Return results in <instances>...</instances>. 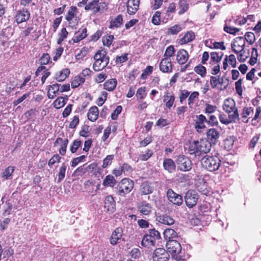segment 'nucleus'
<instances>
[{
	"label": "nucleus",
	"instance_id": "nucleus-1",
	"mask_svg": "<svg viewBox=\"0 0 261 261\" xmlns=\"http://www.w3.org/2000/svg\"><path fill=\"white\" fill-rule=\"evenodd\" d=\"M211 147V143L208 140L194 141L189 144L188 152L190 154H194L195 156H199L203 153L209 152Z\"/></svg>",
	"mask_w": 261,
	"mask_h": 261
},
{
	"label": "nucleus",
	"instance_id": "nucleus-2",
	"mask_svg": "<svg viewBox=\"0 0 261 261\" xmlns=\"http://www.w3.org/2000/svg\"><path fill=\"white\" fill-rule=\"evenodd\" d=\"M222 109L228 114L230 119H232L233 121L239 120L238 109L233 99L228 98L225 99L222 105Z\"/></svg>",
	"mask_w": 261,
	"mask_h": 261
},
{
	"label": "nucleus",
	"instance_id": "nucleus-3",
	"mask_svg": "<svg viewBox=\"0 0 261 261\" xmlns=\"http://www.w3.org/2000/svg\"><path fill=\"white\" fill-rule=\"evenodd\" d=\"M201 164L205 169L210 172H213L219 168L221 161L217 156L205 155L201 159Z\"/></svg>",
	"mask_w": 261,
	"mask_h": 261
},
{
	"label": "nucleus",
	"instance_id": "nucleus-4",
	"mask_svg": "<svg viewBox=\"0 0 261 261\" xmlns=\"http://www.w3.org/2000/svg\"><path fill=\"white\" fill-rule=\"evenodd\" d=\"M134 181L129 178H123L115 188L116 194L120 197H125L133 189Z\"/></svg>",
	"mask_w": 261,
	"mask_h": 261
},
{
	"label": "nucleus",
	"instance_id": "nucleus-5",
	"mask_svg": "<svg viewBox=\"0 0 261 261\" xmlns=\"http://www.w3.org/2000/svg\"><path fill=\"white\" fill-rule=\"evenodd\" d=\"M177 169L181 171H189L192 166V161L186 156L184 155H179L176 160Z\"/></svg>",
	"mask_w": 261,
	"mask_h": 261
},
{
	"label": "nucleus",
	"instance_id": "nucleus-6",
	"mask_svg": "<svg viewBox=\"0 0 261 261\" xmlns=\"http://www.w3.org/2000/svg\"><path fill=\"white\" fill-rule=\"evenodd\" d=\"M107 9V4L106 3H100L99 0H93L85 6V10H91L95 14L103 11Z\"/></svg>",
	"mask_w": 261,
	"mask_h": 261
},
{
	"label": "nucleus",
	"instance_id": "nucleus-7",
	"mask_svg": "<svg viewBox=\"0 0 261 261\" xmlns=\"http://www.w3.org/2000/svg\"><path fill=\"white\" fill-rule=\"evenodd\" d=\"M199 199V196L194 190H189L186 193L185 200L187 206L189 208H192L195 206Z\"/></svg>",
	"mask_w": 261,
	"mask_h": 261
},
{
	"label": "nucleus",
	"instance_id": "nucleus-8",
	"mask_svg": "<svg viewBox=\"0 0 261 261\" xmlns=\"http://www.w3.org/2000/svg\"><path fill=\"white\" fill-rule=\"evenodd\" d=\"M169 255L163 248H156L153 253V261H168Z\"/></svg>",
	"mask_w": 261,
	"mask_h": 261
},
{
	"label": "nucleus",
	"instance_id": "nucleus-9",
	"mask_svg": "<svg viewBox=\"0 0 261 261\" xmlns=\"http://www.w3.org/2000/svg\"><path fill=\"white\" fill-rule=\"evenodd\" d=\"M168 251L171 254H179L181 250L180 243L176 240H169L166 244Z\"/></svg>",
	"mask_w": 261,
	"mask_h": 261
},
{
	"label": "nucleus",
	"instance_id": "nucleus-10",
	"mask_svg": "<svg viewBox=\"0 0 261 261\" xmlns=\"http://www.w3.org/2000/svg\"><path fill=\"white\" fill-rule=\"evenodd\" d=\"M167 196L168 200L175 205L180 206L183 202L182 196L175 193L171 189L168 190Z\"/></svg>",
	"mask_w": 261,
	"mask_h": 261
},
{
	"label": "nucleus",
	"instance_id": "nucleus-11",
	"mask_svg": "<svg viewBox=\"0 0 261 261\" xmlns=\"http://www.w3.org/2000/svg\"><path fill=\"white\" fill-rule=\"evenodd\" d=\"M231 46L232 51L238 54L244 50L245 46V41L242 37L236 38L234 42L231 44Z\"/></svg>",
	"mask_w": 261,
	"mask_h": 261
},
{
	"label": "nucleus",
	"instance_id": "nucleus-12",
	"mask_svg": "<svg viewBox=\"0 0 261 261\" xmlns=\"http://www.w3.org/2000/svg\"><path fill=\"white\" fill-rule=\"evenodd\" d=\"M30 17V13L26 9L18 11L15 15V19L17 23H20L23 22H25Z\"/></svg>",
	"mask_w": 261,
	"mask_h": 261
},
{
	"label": "nucleus",
	"instance_id": "nucleus-13",
	"mask_svg": "<svg viewBox=\"0 0 261 261\" xmlns=\"http://www.w3.org/2000/svg\"><path fill=\"white\" fill-rule=\"evenodd\" d=\"M139 4L140 0H128L126 6L128 14H135L138 10Z\"/></svg>",
	"mask_w": 261,
	"mask_h": 261
},
{
	"label": "nucleus",
	"instance_id": "nucleus-14",
	"mask_svg": "<svg viewBox=\"0 0 261 261\" xmlns=\"http://www.w3.org/2000/svg\"><path fill=\"white\" fill-rule=\"evenodd\" d=\"M160 70L164 73L171 72L172 70V64L171 59L167 58L163 59L160 63Z\"/></svg>",
	"mask_w": 261,
	"mask_h": 261
},
{
	"label": "nucleus",
	"instance_id": "nucleus-15",
	"mask_svg": "<svg viewBox=\"0 0 261 261\" xmlns=\"http://www.w3.org/2000/svg\"><path fill=\"white\" fill-rule=\"evenodd\" d=\"M123 229L121 227H117L113 231L110 238V242L112 245H115L118 243L122 236Z\"/></svg>",
	"mask_w": 261,
	"mask_h": 261
},
{
	"label": "nucleus",
	"instance_id": "nucleus-16",
	"mask_svg": "<svg viewBox=\"0 0 261 261\" xmlns=\"http://www.w3.org/2000/svg\"><path fill=\"white\" fill-rule=\"evenodd\" d=\"M206 136L209 142L212 144H215L218 141L220 137V133L216 128H210L206 133Z\"/></svg>",
	"mask_w": 261,
	"mask_h": 261
},
{
	"label": "nucleus",
	"instance_id": "nucleus-17",
	"mask_svg": "<svg viewBox=\"0 0 261 261\" xmlns=\"http://www.w3.org/2000/svg\"><path fill=\"white\" fill-rule=\"evenodd\" d=\"M188 59L189 55L186 50L181 49L177 52L176 61L179 65L185 64Z\"/></svg>",
	"mask_w": 261,
	"mask_h": 261
},
{
	"label": "nucleus",
	"instance_id": "nucleus-18",
	"mask_svg": "<svg viewBox=\"0 0 261 261\" xmlns=\"http://www.w3.org/2000/svg\"><path fill=\"white\" fill-rule=\"evenodd\" d=\"M156 220L160 223L167 225H173L175 222L174 219L167 214H161L158 216Z\"/></svg>",
	"mask_w": 261,
	"mask_h": 261
},
{
	"label": "nucleus",
	"instance_id": "nucleus-19",
	"mask_svg": "<svg viewBox=\"0 0 261 261\" xmlns=\"http://www.w3.org/2000/svg\"><path fill=\"white\" fill-rule=\"evenodd\" d=\"M105 207L109 213H113L115 210V202L113 197L109 195L105 199Z\"/></svg>",
	"mask_w": 261,
	"mask_h": 261
},
{
	"label": "nucleus",
	"instance_id": "nucleus-20",
	"mask_svg": "<svg viewBox=\"0 0 261 261\" xmlns=\"http://www.w3.org/2000/svg\"><path fill=\"white\" fill-rule=\"evenodd\" d=\"M123 24V16L121 14L117 15L111 19L109 28L111 29L120 28Z\"/></svg>",
	"mask_w": 261,
	"mask_h": 261
},
{
	"label": "nucleus",
	"instance_id": "nucleus-21",
	"mask_svg": "<svg viewBox=\"0 0 261 261\" xmlns=\"http://www.w3.org/2000/svg\"><path fill=\"white\" fill-rule=\"evenodd\" d=\"M140 190L142 195H149L153 192L154 188L151 184L145 182L141 184Z\"/></svg>",
	"mask_w": 261,
	"mask_h": 261
},
{
	"label": "nucleus",
	"instance_id": "nucleus-22",
	"mask_svg": "<svg viewBox=\"0 0 261 261\" xmlns=\"http://www.w3.org/2000/svg\"><path fill=\"white\" fill-rule=\"evenodd\" d=\"M109 59L105 58L102 60L95 61L93 65V68L95 71H98L104 69L109 64Z\"/></svg>",
	"mask_w": 261,
	"mask_h": 261
},
{
	"label": "nucleus",
	"instance_id": "nucleus-23",
	"mask_svg": "<svg viewBox=\"0 0 261 261\" xmlns=\"http://www.w3.org/2000/svg\"><path fill=\"white\" fill-rule=\"evenodd\" d=\"M70 70L68 68H65L62 70L57 72L55 75L56 80L59 82H63L69 76L70 74Z\"/></svg>",
	"mask_w": 261,
	"mask_h": 261
},
{
	"label": "nucleus",
	"instance_id": "nucleus-24",
	"mask_svg": "<svg viewBox=\"0 0 261 261\" xmlns=\"http://www.w3.org/2000/svg\"><path fill=\"white\" fill-rule=\"evenodd\" d=\"M87 30L86 28L80 29L75 33L74 36L72 38L73 42L77 43L86 37L87 36Z\"/></svg>",
	"mask_w": 261,
	"mask_h": 261
},
{
	"label": "nucleus",
	"instance_id": "nucleus-25",
	"mask_svg": "<svg viewBox=\"0 0 261 261\" xmlns=\"http://www.w3.org/2000/svg\"><path fill=\"white\" fill-rule=\"evenodd\" d=\"M164 168L169 173H173L175 170L176 165L171 159H165L163 162Z\"/></svg>",
	"mask_w": 261,
	"mask_h": 261
},
{
	"label": "nucleus",
	"instance_id": "nucleus-26",
	"mask_svg": "<svg viewBox=\"0 0 261 261\" xmlns=\"http://www.w3.org/2000/svg\"><path fill=\"white\" fill-rule=\"evenodd\" d=\"M195 37V34L192 31L187 32L185 35L180 39L179 43L181 45L186 44L193 41Z\"/></svg>",
	"mask_w": 261,
	"mask_h": 261
},
{
	"label": "nucleus",
	"instance_id": "nucleus-27",
	"mask_svg": "<svg viewBox=\"0 0 261 261\" xmlns=\"http://www.w3.org/2000/svg\"><path fill=\"white\" fill-rule=\"evenodd\" d=\"M138 210L142 215H148L151 213V206L146 202H143L138 206Z\"/></svg>",
	"mask_w": 261,
	"mask_h": 261
},
{
	"label": "nucleus",
	"instance_id": "nucleus-28",
	"mask_svg": "<svg viewBox=\"0 0 261 261\" xmlns=\"http://www.w3.org/2000/svg\"><path fill=\"white\" fill-rule=\"evenodd\" d=\"M98 109L96 106L91 107L87 114L88 119L92 122L96 121L98 118Z\"/></svg>",
	"mask_w": 261,
	"mask_h": 261
},
{
	"label": "nucleus",
	"instance_id": "nucleus-29",
	"mask_svg": "<svg viewBox=\"0 0 261 261\" xmlns=\"http://www.w3.org/2000/svg\"><path fill=\"white\" fill-rule=\"evenodd\" d=\"M141 245L143 247L149 248L151 246H154L155 242L151 238L149 234H146L144 236L142 240Z\"/></svg>",
	"mask_w": 261,
	"mask_h": 261
},
{
	"label": "nucleus",
	"instance_id": "nucleus-30",
	"mask_svg": "<svg viewBox=\"0 0 261 261\" xmlns=\"http://www.w3.org/2000/svg\"><path fill=\"white\" fill-rule=\"evenodd\" d=\"M253 113V109L251 107H245L241 114L242 121L247 123L248 121V117Z\"/></svg>",
	"mask_w": 261,
	"mask_h": 261
},
{
	"label": "nucleus",
	"instance_id": "nucleus-31",
	"mask_svg": "<svg viewBox=\"0 0 261 261\" xmlns=\"http://www.w3.org/2000/svg\"><path fill=\"white\" fill-rule=\"evenodd\" d=\"M236 137L233 136H230L227 137L224 140V147L227 150H231L233 146Z\"/></svg>",
	"mask_w": 261,
	"mask_h": 261
},
{
	"label": "nucleus",
	"instance_id": "nucleus-32",
	"mask_svg": "<svg viewBox=\"0 0 261 261\" xmlns=\"http://www.w3.org/2000/svg\"><path fill=\"white\" fill-rule=\"evenodd\" d=\"M117 82L116 79H112L106 81L103 84L104 89L109 91H113L116 87Z\"/></svg>",
	"mask_w": 261,
	"mask_h": 261
},
{
	"label": "nucleus",
	"instance_id": "nucleus-33",
	"mask_svg": "<svg viewBox=\"0 0 261 261\" xmlns=\"http://www.w3.org/2000/svg\"><path fill=\"white\" fill-rule=\"evenodd\" d=\"M116 184V180L111 175H108L106 176L105 178L103 181L102 185L105 187H114Z\"/></svg>",
	"mask_w": 261,
	"mask_h": 261
},
{
	"label": "nucleus",
	"instance_id": "nucleus-34",
	"mask_svg": "<svg viewBox=\"0 0 261 261\" xmlns=\"http://www.w3.org/2000/svg\"><path fill=\"white\" fill-rule=\"evenodd\" d=\"M164 236L166 240H171L177 236V232L173 229H166L164 232Z\"/></svg>",
	"mask_w": 261,
	"mask_h": 261
},
{
	"label": "nucleus",
	"instance_id": "nucleus-35",
	"mask_svg": "<svg viewBox=\"0 0 261 261\" xmlns=\"http://www.w3.org/2000/svg\"><path fill=\"white\" fill-rule=\"evenodd\" d=\"M178 7L179 9L178 14L182 15L188 11L189 9V4L186 0H179Z\"/></svg>",
	"mask_w": 261,
	"mask_h": 261
},
{
	"label": "nucleus",
	"instance_id": "nucleus-36",
	"mask_svg": "<svg viewBox=\"0 0 261 261\" xmlns=\"http://www.w3.org/2000/svg\"><path fill=\"white\" fill-rule=\"evenodd\" d=\"M85 81V77L82 76V75H79L75 76L71 82V87L75 88L79 86L81 84L84 83Z\"/></svg>",
	"mask_w": 261,
	"mask_h": 261
},
{
	"label": "nucleus",
	"instance_id": "nucleus-37",
	"mask_svg": "<svg viewBox=\"0 0 261 261\" xmlns=\"http://www.w3.org/2000/svg\"><path fill=\"white\" fill-rule=\"evenodd\" d=\"M77 13L78 11L76 7L71 6L65 16V19L67 20L77 17Z\"/></svg>",
	"mask_w": 261,
	"mask_h": 261
},
{
	"label": "nucleus",
	"instance_id": "nucleus-38",
	"mask_svg": "<svg viewBox=\"0 0 261 261\" xmlns=\"http://www.w3.org/2000/svg\"><path fill=\"white\" fill-rule=\"evenodd\" d=\"M175 49L173 45H170L167 47L164 54V58L170 59V57L174 56Z\"/></svg>",
	"mask_w": 261,
	"mask_h": 261
},
{
	"label": "nucleus",
	"instance_id": "nucleus-39",
	"mask_svg": "<svg viewBox=\"0 0 261 261\" xmlns=\"http://www.w3.org/2000/svg\"><path fill=\"white\" fill-rule=\"evenodd\" d=\"M67 169V166L65 163L62 164L61 167L59 169V172L57 175L58 176V182H60L65 176V172Z\"/></svg>",
	"mask_w": 261,
	"mask_h": 261
},
{
	"label": "nucleus",
	"instance_id": "nucleus-40",
	"mask_svg": "<svg viewBox=\"0 0 261 261\" xmlns=\"http://www.w3.org/2000/svg\"><path fill=\"white\" fill-rule=\"evenodd\" d=\"M223 79L224 77H222L221 79H219L216 76H212L211 77L210 80L212 88H215L218 85H222L223 83Z\"/></svg>",
	"mask_w": 261,
	"mask_h": 261
},
{
	"label": "nucleus",
	"instance_id": "nucleus-41",
	"mask_svg": "<svg viewBox=\"0 0 261 261\" xmlns=\"http://www.w3.org/2000/svg\"><path fill=\"white\" fill-rule=\"evenodd\" d=\"M65 104L66 101L63 97L57 98L53 102L54 107L57 109L62 108Z\"/></svg>",
	"mask_w": 261,
	"mask_h": 261
},
{
	"label": "nucleus",
	"instance_id": "nucleus-42",
	"mask_svg": "<svg viewBox=\"0 0 261 261\" xmlns=\"http://www.w3.org/2000/svg\"><path fill=\"white\" fill-rule=\"evenodd\" d=\"M81 145L82 141L80 140H74L70 146V151L72 153L76 152Z\"/></svg>",
	"mask_w": 261,
	"mask_h": 261
},
{
	"label": "nucleus",
	"instance_id": "nucleus-43",
	"mask_svg": "<svg viewBox=\"0 0 261 261\" xmlns=\"http://www.w3.org/2000/svg\"><path fill=\"white\" fill-rule=\"evenodd\" d=\"M182 30V27L179 24H175L169 28L167 30L168 35H176Z\"/></svg>",
	"mask_w": 261,
	"mask_h": 261
},
{
	"label": "nucleus",
	"instance_id": "nucleus-44",
	"mask_svg": "<svg viewBox=\"0 0 261 261\" xmlns=\"http://www.w3.org/2000/svg\"><path fill=\"white\" fill-rule=\"evenodd\" d=\"M105 58H108L110 59V58L108 56H107L106 52L103 50H98L95 55L94 57V59L95 61L102 60L105 59Z\"/></svg>",
	"mask_w": 261,
	"mask_h": 261
},
{
	"label": "nucleus",
	"instance_id": "nucleus-45",
	"mask_svg": "<svg viewBox=\"0 0 261 261\" xmlns=\"http://www.w3.org/2000/svg\"><path fill=\"white\" fill-rule=\"evenodd\" d=\"M194 70L196 73L200 75L202 77L205 76L206 73V68L200 64L196 66L194 68Z\"/></svg>",
	"mask_w": 261,
	"mask_h": 261
},
{
	"label": "nucleus",
	"instance_id": "nucleus-46",
	"mask_svg": "<svg viewBox=\"0 0 261 261\" xmlns=\"http://www.w3.org/2000/svg\"><path fill=\"white\" fill-rule=\"evenodd\" d=\"M68 34V33L65 28L61 29L60 33L59 34V38L57 41L58 44H61L64 40L67 38Z\"/></svg>",
	"mask_w": 261,
	"mask_h": 261
},
{
	"label": "nucleus",
	"instance_id": "nucleus-47",
	"mask_svg": "<svg viewBox=\"0 0 261 261\" xmlns=\"http://www.w3.org/2000/svg\"><path fill=\"white\" fill-rule=\"evenodd\" d=\"M68 143V140L67 139H63L62 141L61 142V147L59 149V153L61 155H65Z\"/></svg>",
	"mask_w": 261,
	"mask_h": 261
},
{
	"label": "nucleus",
	"instance_id": "nucleus-48",
	"mask_svg": "<svg viewBox=\"0 0 261 261\" xmlns=\"http://www.w3.org/2000/svg\"><path fill=\"white\" fill-rule=\"evenodd\" d=\"M175 100V97L174 95H165L164 96V101H166V106L168 109H170L172 106L173 102Z\"/></svg>",
	"mask_w": 261,
	"mask_h": 261
},
{
	"label": "nucleus",
	"instance_id": "nucleus-49",
	"mask_svg": "<svg viewBox=\"0 0 261 261\" xmlns=\"http://www.w3.org/2000/svg\"><path fill=\"white\" fill-rule=\"evenodd\" d=\"M14 171V167L9 166L5 169L3 173V176L6 179H9L11 176Z\"/></svg>",
	"mask_w": 261,
	"mask_h": 261
},
{
	"label": "nucleus",
	"instance_id": "nucleus-50",
	"mask_svg": "<svg viewBox=\"0 0 261 261\" xmlns=\"http://www.w3.org/2000/svg\"><path fill=\"white\" fill-rule=\"evenodd\" d=\"M113 159L114 155H108L103 160L102 167L103 168H106L109 167L112 164Z\"/></svg>",
	"mask_w": 261,
	"mask_h": 261
},
{
	"label": "nucleus",
	"instance_id": "nucleus-51",
	"mask_svg": "<svg viewBox=\"0 0 261 261\" xmlns=\"http://www.w3.org/2000/svg\"><path fill=\"white\" fill-rule=\"evenodd\" d=\"M88 53V49L87 47L82 48L75 55L76 60H81L86 56Z\"/></svg>",
	"mask_w": 261,
	"mask_h": 261
},
{
	"label": "nucleus",
	"instance_id": "nucleus-52",
	"mask_svg": "<svg viewBox=\"0 0 261 261\" xmlns=\"http://www.w3.org/2000/svg\"><path fill=\"white\" fill-rule=\"evenodd\" d=\"M114 39V37L113 35H107L103 37L102 41L103 44L105 46H110L112 44L113 41Z\"/></svg>",
	"mask_w": 261,
	"mask_h": 261
},
{
	"label": "nucleus",
	"instance_id": "nucleus-53",
	"mask_svg": "<svg viewBox=\"0 0 261 261\" xmlns=\"http://www.w3.org/2000/svg\"><path fill=\"white\" fill-rule=\"evenodd\" d=\"M66 20L68 22V27L71 28H74L77 25L80 20V18L77 16L73 18L67 19Z\"/></svg>",
	"mask_w": 261,
	"mask_h": 261
},
{
	"label": "nucleus",
	"instance_id": "nucleus-54",
	"mask_svg": "<svg viewBox=\"0 0 261 261\" xmlns=\"http://www.w3.org/2000/svg\"><path fill=\"white\" fill-rule=\"evenodd\" d=\"M153 68L151 66H147L146 68L143 71L141 77L145 80L147 78V76L150 75L153 71Z\"/></svg>",
	"mask_w": 261,
	"mask_h": 261
},
{
	"label": "nucleus",
	"instance_id": "nucleus-55",
	"mask_svg": "<svg viewBox=\"0 0 261 261\" xmlns=\"http://www.w3.org/2000/svg\"><path fill=\"white\" fill-rule=\"evenodd\" d=\"M220 121L224 124L227 125L232 122H236V121H233L232 119H230L229 117L227 118L225 114H221L219 116Z\"/></svg>",
	"mask_w": 261,
	"mask_h": 261
},
{
	"label": "nucleus",
	"instance_id": "nucleus-56",
	"mask_svg": "<svg viewBox=\"0 0 261 261\" xmlns=\"http://www.w3.org/2000/svg\"><path fill=\"white\" fill-rule=\"evenodd\" d=\"M245 38L246 40L250 44H252L255 40V37L254 33L252 32H247L245 34Z\"/></svg>",
	"mask_w": 261,
	"mask_h": 261
},
{
	"label": "nucleus",
	"instance_id": "nucleus-57",
	"mask_svg": "<svg viewBox=\"0 0 261 261\" xmlns=\"http://www.w3.org/2000/svg\"><path fill=\"white\" fill-rule=\"evenodd\" d=\"M61 157L58 154L54 155V156L49 160L48 165L49 167H52L56 163H60Z\"/></svg>",
	"mask_w": 261,
	"mask_h": 261
},
{
	"label": "nucleus",
	"instance_id": "nucleus-58",
	"mask_svg": "<svg viewBox=\"0 0 261 261\" xmlns=\"http://www.w3.org/2000/svg\"><path fill=\"white\" fill-rule=\"evenodd\" d=\"M223 30L225 32H227V33H229V34H232V35H236L237 32L240 31L239 29L234 28V27H229V26H227V25H225V26L224 27Z\"/></svg>",
	"mask_w": 261,
	"mask_h": 261
},
{
	"label": "nucleus",
	"instance_id": "nucleus-59",
	"mask_svg": "<svg viewBox=\"0 0 261 261\" xmlns=\"http://www.w3.org/2000/svg\"><path fill=\"white\" fill-rule=\"evenodd\" d=\"M149 234L155 242L156 240H159L161 238L160 232L155 229H150Z\"/></svg>",
	"mask_w": 261,
	"mask_h": 261
},
{
	"label": "nucleus",
	"instance_id": "nucleus-60",
	"mask_svg": "<svg viewBox=\"0 0 261 261\" xmlns=\"http://www.w3.org/2000/svg\"><path fill=\"white\" fill-rule=\"evenodd\" d=\"M153 154L152 150L148 149L144 154H140L139 156L140 160L143 161H147Z\"/></svg>",
	"mask_w": 261,
	"mask_h": 261
},
{
	"label": "nucleus",
	"instance_id": "nucleus-61",
	"mask_svg": "<svg viewBox=\"0 0 261 261\" xmlns=\"http://www.w3.org/2000/svg\"><path fill=\"white\" fill-rule=\"evenodd\" d=\"M161 13L160 11H156L154 14L151 21L155 25H159L160 23V16Z\"/></svg>",
	"mask_w": 261,
	"mask_h": 261
},
{
	"label": "nucleus",
	"instance_id": "nucleus-62",
	"mask_svg": "<svg viewBox=\"0 0 261 261\" xmlns=\"http://www.w3.org/2000/svg\"><path fill=\"white\" fill-rule=\"evenodd\" d=\"M199 93L197 91L192 92L188 98V105L191 106L195 101V99L198 98Z\"/></svg>",
	"mask_w": 261,
	"mask_h": 261
},
{
	"label": "nucleus",
	"instance_id": "nucleus-63",
	"mask_svg": "<svg viewBox=\"0 0 261 261\" xmlns=\"http://www.w3.org/2000/svg\"><path fill=\"white\" fill-rule=\"evenodd\" d=\"M128 54L126 53L120 56H117L116 58L115 62L117 64H121L126 62L128 60Z\"/></svg>",
	"mask_w": 261,
	"mask_h": 261
},
{
	"label": "nucleus",
	"instance_id": "nucleus-64",
	"mask_svg": "<svg viewBox=\"0 0 261 261\" xmlns=\"http://www.w3.org/2000/svg\"><path fill=\"white\" fill-rule=\"evenodd\" d=\"M50 60V56L48 54H43L40 58L39 61L41 65L47 64Z\"/></svg>",
	"mask_w": 261,
	"mask_h": 261
}]
</instances>
